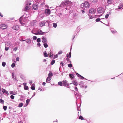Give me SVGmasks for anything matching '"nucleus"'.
I'll return each mask as SVG.
<instances>
[{
  "label": "nucleus",
  "mask_w": 123,
  "mask_h": 123,
  "mask_svg": "<svg viewBox=\"0 0 123 123\" xmlns=\"http://www.w3.org/2000/svg\"><path fill=\"white\" fill-rule=\"evenodd\" d=\"M30 16V14L25 13L23 16L20 18V22L22 25H25L28 21L27 18Z\"/></svg>",
  "instance_id": "obj_1"
},
{
  "label": "nucleus",
  "mask_w": 123,
  "mask_h": 123,
  "mask_svg": "<svg viewBox=\"0 0 123 123\" xmlns=\"http://www.w3.org/2000/svg\"><path fill=\"white\" fill-rule=\"evenodd\" d=\"M72 3L71 2L67 0L63 2H62L61 4V6H63L65 9H70L72 6Z\"/></svg>",
  "instance_id": "obj_2"
},
{
  "label": "nucleus",
  "mask_w": 123,
  "mask_h": 123,
  "mask_svg": "<svg viewBox=\"0 0 123 123\" xmlns=\"http://www.w3.org/2000/svg\"><path fill=\"white\" fill-rule=\"evenodd\" d=\"M32 33L37 35H43L46 32H43L42 31H32Z\"/></svg>",
  "instance_id": "obj_3"
},
{
  "label": "nucleus",
  "mask_w": 123,
  "mask_h": 123,
  "mask_svg": "<svg viewBox=\"0 0 123 123\" xmlns=\"http://www.w3.org/2000/svg\"><path fill=\"white\" fill-rule=\"evenodd\" d=\"M82 5L83 7L85 8L88 7L90 6L89 3L87 1L84 2L82 4Z\"/></svg>",
  "instance_id": "obj_4"
},
{
  "label": "nucleus",
  "mask_w": 123,
  "mask_h": 123,
  "mask_svg": "<svg viewBox=\"0 0 123 123\" xmlns=\"http://www.w3.org/2000/svg\"><path fill=\"white\" fill-rule=\"evenodd\" d=\"M7 27V25L6 24H3L0 25V28L2 30L6 29Z\"/></svg>",
  "instance_id": "obj_5"
},
{
  "label": "nucleus",
  "mask_w": 123,
  "mask_h": 123,
  "mask_svg": "<svg viewBox=\"0 0 123 123\" xmlns=\"http://www.w3.org/2000/svg\"><path fill=\"white\" fill-rule=\"evenodd\" d=\"M97 11L99 13H103L104 10L102 7H100L98 8L97 9Z\"/></svg>",
  "instance_id": "obj_6"
},
{
  "label": "nucleus",
  "mask_w": 123,
  "mask_h": 123,
  "mask_svg": "<svg viewBox=\"0 0 123 123\" xmlns=\"http://www.w3.org/2000/svg\"><path fill=\"white\" fill-rule=\"evenodd\" d=\"M96 12V10L94 8L90 9L89 10V12L90 13L94 14Z\"/></svg>",
  "instance_id": "obj_7"
},
{
  "label": "nucleus",
  "mask_w": 123,
  "mask_h": 123,
  "mask_svg": "<svg viewBox=\"0 0 123 123\" xmlns=\"http://www.w3.org/2000/svg\"><path fill=\"white\" fill-rule=\"evenodd\" d=\"M45 0H35V1H36L37 3H41V5H44L43 2L45 1Z\"/></svg>",
  "instance_id": "obj_8"
},
{
  "label": "nucleus",
  "mask_w": 123,
  "mask_h": 123,
  "mask_svg": "<svg viewBox=\"0 0 123 123\" xmlns=\"http://www.w3.org/2000/svg\"><path fill=\"white\" fill-rule=\"evenodd\" d=\"M50 11L49 9H46L45 11V13L47 15H49L50 13Z\"/></svg>",
  "instance_id": "obj_9"
},
{
  "label": "nucleus",
  "mask_w": 123,
  "mask_h": 123,
  "mask_svg": "<svg viewBox=\"0 0 123 123\" xmlns=\"http://www.w3.org/2000/svg\"><path fill=\"white\" fill-rule=\"evenodd\" d=\"M13 30H19V26L18 25H14L12 28Z\"/></svg>",
  "instance_id": "obj_10"
},
{
  "label": "nucleus",
  "mask_w": 123,
  "mask_h": 123,
  "mask_svg": "<svg viewBox=\"0 0 123 123\" xmlns=\"http://www.w3.org/2000/svg\"><path fill=\"white\" fill-rule=\"evenodd\" d=\"M63 84V86H68V83L67 81L66 80H64L62 81Z\"/></svg>",
  "instance_id": "obj_11"
},
{
  "label": "nucleus",
  "mask_w": 123,
  "mask_h": 123,
  "mask_svg": "<svg viewBox=\"0 0 123 123\" xmlns=\"http://www.w3.org/2000/svg\"><path fill=\"white\" fill-rule=\"evenodd\" d=\"M46 21L45 20L43 21L40 23L39 25L40 26L42 27L46 23Z\"/></svg>",
  "instance_id": "obj_12"
},
{
  "label": "nucleus",
  "mask_w": 123,
  "mask_h": 123,
  "mask_svg": "<svg viewBox=\"0 0 123 123\" xmlns=\"http://www.w3.org/2000/svg\"><path fill=\"white\" fill-rule=\"evenodd\" d=\"M42 42L43 43H47V40L45 37H43L42 38Z\"/></svg>",
  "instance_id": "obj_13"
},
{
  "label": "nucleus",
  "mask_w": 123,
  "mask_h": 123,
  "mask_svg": "<svg viewBox=\"0 0 123 123\" xmlns=\"http://www.w3.org/2000/svg\"><path fill=\"white\" fill-rule=\"evenodd\" d=\"M31 8L30 6H29V5L28 4H26L25 7V11H27L29 10Z\"/></svg>",
  "instance_id": "obj_14"
},
{
  "label": "nucleus",
  "mask_w": 123,
  "mask_h": 123,
  "mask_svg": "<svg viewBox=\"0 0 123 123\" xmlns=\"http://www.w3.org/2000/svg\"><path fill=\"white\" fill-rule=\"evenodd\" d=\"M37 23L36 21H33L31 22V25L32 26H33L34 25H36Z\"/></svg>",
  "instance_id": "obj_15"
},
{
  "label": "nucleus",
  "mask_w": 123,
  "mask_h": 123,
  "mask_svg": "<svg viewBox=\"0 0 123 123\" xmlns=\"http://www.w3.org/2000/svg\"><path fill=\"white\" fill-rule=\"evenodd\" d=\"M72 83L74 85L76 86L78 84V83L77 81L76 80H74L73 81Z\"/></svg>",
  "instance_id": "obj_16"
},
{
  "label": "nucleus",
  "mask_w": 123,
  "mask_h": 123,
  "mask_svg": "<svg viewBox=\"0 0 123 123\" xmlns=\"http://www.w3.org/2000/svg\"><path fill=\"white\" fill-rule=\"evenodd\" d=\"M32 7L33 9H34V10H36L37 8L38 7V6L36 4H34L32 6Z\"/></svg>",
  "instance_id": "obj_17"
},
{
  "label": "nucleus",
  "mask_w": 123,
  "mask_h": 123,
  "mask_svg": "<svg viewBox=\"0 0 123 123\" xmlns=\"http://www.w3.org/2000/svg\"><path fill=\"white\" fill-rule=\"evenodd\" d=\"M2 91L3 93H5L7 95H8L9 94V93L7 91H6V90L4 89L3 88H2Z\"/></svg>",
  "instance_id": "obj_18"
},
{
  "label": "nucleus",
  "mask_w": 123,
  "mask_h": 123,
  "mask_svg": "<svg viewBox=\"0 0 123 123\" xmlns=\"http://www.w3.org/2000/svg\"><path fill=\"white\" fill-rule=\"evenodd\" d=\"M51 78L50 77H48L46 80V82L47 83H49V81L50 80Z\"/></svg>",
  "instance_id": "obj_19"
},
{
  "label": "nucleus",
  "mask_w": 123,
  "mask_h": 123,
  "mask_svg": "<svg viewBox=\"0 0 123 123\" xmlns=\"http://www.w3.org/2000/svg\"><path fill=\"white\" fill-rule=\"evenodd\" d=\"M76 75L79 77V78L82 79H84V78L82 76L80 75V74H79L78 73H76Z\"/></svg>",
  "instance_id": "obj_20"
},
{
  "label": "nucleus",
  "mask_w": 123,
  "mask_h": 123,
  "mask_svg": "<svg viewBox=\"0 0 123 123\" xmlns=\"http://www.w3.org/2000/svg\"><path fill=\"white\" fill-rule=\"evenodd\" d=\"M113 1L112 0H107V3L109 4H111L113 3Z\"/></svg>",
  "instance_id": "obj_21"
},
{
  "label": "nucleus",
  "mask_w": 123,
  "mask_h": 123,
  "mask_svg": "<svg viewBox=\"0 0 123 123\" xmlns=\"http://www.w3.org/2000/svg\"><path fill=\"white\" fill-rule=\"evenodd\" d=\"M31 42V40L30 39H27V40L26 41V42L28 43H30Z\"/></svg>",
  "instance_id": "obj_22"
},
{
  "label": "nucleus",
  "mask_w": 123,
  "mask_h": 123,
  "mask_svg": "<svg viewBox=\"0 0 123 123\" xmlns=\"http://www.w3.org/2000/svg\"><path fill=\"white\" fill-rule=\"evenodd\" d=\"M98 0H90L91 2L93 3H95L98 2Z\"/></svg>",
  "instance_id": "obj_23"
},
{
  "label": "nucleus",
  "mask_w": 123,
  "mask_h": 123,
  "mask_svg": "<svg viewBox=\"0 0 123 123\" xmlns=\"http://www.w3.org/2000/svg\"><path fill=\"white\" fill-rule=\"evenodd\" d=\"M10 94L13 95H16L17 94V93L16 92H13V91H11L10 92Z\"/></svg>",
  "instance_id": "obj_24"
},
{
  "label": "nucleus",
  "mask_w": 123,
  "mask_h": 123,
  "mask_svg": "<svg viewBox=\"0 0 123 123\" xmlns=\"http://www.w3.org/2000/svg\"><path fill=\"white\" fill-rule=\"evenodd\" d=\"M14 73H12V78L14 80H16V77H15V76L14 75Z\"/></svg>",
  "instance_id": "obj_25"
},
{
  "label": "nucleus",
  "mask_w": 123,
  "mask_h": 123,
  "mask_svg": "<svg viewBox=\"0 0 123 123\" xmlns=\"http://www.w3.org/2000/svg\"><path fill=\"white\" fill-rule=\"evenodd\" d=\"M45 52L43 53L44 56L45 57H47L48 56V55L47 54L46 52V51H45Z\"/></svg>",
  "instance_id": "obj_26"
},
{
  "label": "nucleus",
  "mask_w": 123,
  "mask_h": 123,
  "mask_svg": "<svg viewBox=\"0 0 123 123\" xmlns=\"http://www.w3.org/2000/svg\"><path fill=\"white\" fill-rule=\"evenodd\" d=\"M23 104L22 103H20L18 105V106L19 107H21L22 106Z\"/></svg>",
  "instance_id": "obj_27"
},
{
  "label": "nucleus",
  "mask_w": 123,
  "mask_h": 123,
  "mask_svg": "<svg viewBox=\"0 0 123 123\" xmlns=\"http://www.w3.org/2000/svg\"><path fill=\"white\" fill-rule=\"evenodd\" d=\"M53 75V74L52 73H50L48 74V77H49L52 76Z\"/></svg>",
  "instance_id": "obj_28"
},
{
  "label": "nucleus",
  "mask_w": 123,
  "mask_h": 123,
  "mask_svg": "<svg viewBox=\"0 0 123 123\" xmlns=\"http://www.w3.org/2000/svg\"><path fill=\"white\" fill-rule=\"evenodd\" d=\"M47 43H44L43 45L45 48H46L48 46V45L47 44Z\"/></svg>",
  "instance_id": "obj_29"
},
{
  "label": "nucleus",
  "mask_w": 123,
  "mask_h": 123,
  "mask_svg": "<svg viewBox=\"0 0 123 123\" xmlns=\"http://www.w3.org/2000/svg\"><path fill=\"white\" fill-rule=\"evenodd\" d=\"M30 101V100L29 99H28L26 100V103L27 105H28Z\"/></svg>",
  "instance_id": "obj_30"
},
{
  "label": "nucleus",
  "mask_w": 123,
  "mask_h": 123,
  "mask_svg": "<svg viewBox=\"0 0 123 123\" xmlns=\"http://www.w3.org/2000/svg\"><path fill=\"white\" fill-rule=\"evenodd\" d=\"M62 82H59L58 83V85L60 86L62 85Z\"/></svg>",
  "instance_id": "obj_31"
},
{
  "label": "nucleus",
  "mask_w": 123,
  "mask_h": 123,
  "mask_svg": "<svg viewBox=\"0 0 123 123\" xmlns=\"http://www.w3.org/2000/svg\"><path fill=\"white\" fill-rule=\"evenodd\" d=\"M104 19V18H101L100 19L99 18H97L96 19L95 21L96 22H98L100 21V19Z\"/></svg>",
  "instance_id": "obj_32"
},
{
  "label": "nucleus",
  "mask_w": 123,
  "mask_h": 123,
  "mask_svg": "<svg viewBox=\"0 0 123 123\" xmlns=\"http://www.w3.org/2000/svg\"><path fill=\"white\" fill-rule=\"evenodd\" d=\"M67 58H66V60L67 61H69V60H70V58L68 57V55H67Z\"/></svg>",
  "instance_id": "obj_33"
},
{
  "label": "nucleus",
  "mask_w": 123,
  "mask_h": 123,
  "mask_svg": "<svg viewBox=\"0 0 123 123\" xmlns=\"http://www.w3.org/2000/svg\"><path fill=\"white\" fill-rule=\"evenodd\" d=\"M28 87L26 86H25L24 87V89L25 90H27L28 89Z\"/></svg>",
  "instance_id": "obj_34"
},
{
  "label": "nucleus",
  "mask_w": 123,
  "mask_h": 123,
  "mask_svg": "<svg viewBox=\"0 0 123 123\" xmlns=\"http://www.w3.org/2000/svg\"><path fill=\"white\" fill-rule=\"evenodd\" d=\"M55 60H53L51 62V64L52 65H53L55 63Z\"/></svg>",
  "instance_id": "obj_35"
},
{
  "label": "nucleus",
  "mask_w": 123,
  "mask_h": 123,
  "mask_svg": "<svg viewBox=\"0 0 123 123\" xmlns=\"http://www.w3.org/2000/svg\"><path fill=\"white\" fill-rule=\"evenodd\" d=\"M62 15V14L61 13H58L57 14V15L59 16L60 17H61Z\"/></svg>",
  "instance_id": "obj_36"
},
{
  "label": "nucleus",
  "mask_w": 123,
  "mask_h": 123,
  "mask_svg": "<svg viewBox=\"0 0 123 123\" xmlns=\"http://www.w3.org/2000/svg\"><path fill=\"white\" fill-rule=\"evenodd\" d=\"M49 57H51V56H53V54H51V53L50 52L49 53Z\"/></svg>",
  "instance_id": "obj_37"
},
{
  "label": "nucleus",
  "mask_w": 123,
  "mask_h": 123,
  "mask_svg": "<svg viewBox=\"0 0 123 123\" xmlns=\"http://www.w3.org/2000/svg\"><path fill=\"white\" fill-rule=\"evenodd\" d=\"M6 65V63L4 62H2V65L3 67H5Z\"/></svg>",
  "instance_id": "obj_38"
},
{
  "label": "nucleus",
  "mask_w": 123,
  "mask_h": 123,
  "mask_svg": "<svg viewBox=\"0 0 123 123\" xmlns=\"http://www.w3.org/2000/svg\"><path fill=\"white\" fill-rule=\"evenodd\" d=\"M123 7V5L122 4H121L118 6V9H121Z\"/></svg>",
  "instance_id": "obj_39"
},
{
  "label": "nucleus",
  "mask_w": 123,
  "mask_h": 123,
  "mask_svg": "<svg viewBox=\"0 0 123 123\" xmlns=\"http://www.w3.org/2000/svg\"><path fill=\"white\" fill-rule=\"evenodd\" d=\"M53 26L54 27L56 28V26H57V25L55 23H53Z\"/></svg>",
  "instance_id": "obj_40"
},
{
  "label": "nucleus",
  "mask_w": 123,
  "mask_h": 123,
  "mask_svg": "<svg viewBox=\"0 0 123 123\" xmlns=\"http://www.w3.org/2000/svg\"><path fill=\"white\" fill-rule=\"evenodd\" d=\"M4 101L1 99H0V103L2 104H3Z\"/></svg>",
  "instance_id": "obj_41"
},
{
  "label": "nucleus",
  "mask_w": 123,
  "mask_h": 123,
  "mask_svg": "<svg viewBox=\"0 0 123 123\" xmlns=\"http://www.w3.org/2000/svg\"><path fill=\"white\" fill-rule=\"evenodd\" d=\"M15 64L14 63H13L12 64V65H11V67L12 68H13L15 66Z\"/></svg>",
  "instance_id": "obj_42"
},
{
  "label": "nucleus",
  "mask_w": 123,
  "mask_h": 123,
  "mask_svg": "<svg viewBox=\"0 0 123 123\" xmlns=\"http://www.w3.org/2000/svg\"><path fill=\"white\" fill-rule=\"evenodd\" d=\"M79 119L81 120H83L84 118L83 117L81 116H80L79 117Z\"/></svg>",
  "instance_id": "obj_43"
},
{
  "label": "nucleus",
  "mask_w": 123,
  "mask_h": 123,
  "mask_svg": "<svg viewBox=\"0 0 123 123\" xmlns=\"http://www.w3.org/2000/svg\"><path fill=\"white\" fill-rule=\"evenodd\" d=\"M31 89L32 90H34L35 89V87L34 86H32L31 87Z\"/></svg>",
  "instance_id": "obj_44"
},
{
  "label": "nucleus",
  "mask_w": 123,
  "mask_h": 123,
  "mask_svg": "<svg viewBox=\"0 0 123 123\" xmlns=\"http://www.w3.org/2000/svg\"><path fill=\"white\" fill-rule=\"evenodd\" d=\"M3 108L5 110H6L7 107L6 106H4Z\"/></svg>",
  "instance_id": "obj_45"
},
{
  "label": "nucleus",
  "mask_w": 123,
  "mask_h": 123,
  "mask_svg": "<svg viewBox=\"0 0 123 123\" xmlns=\"http://www.w3.org/2000/svg\"><path fill=\"white\" fill-rule=\"evenodd\" d=\"M73 74H69V76L71 78H73Z\"/></svg>",
  "instance_id": "obj_46"
},
{
  "label": "nucleus",
  "mask_w": 123,
  "mask_h": 123,
  "mask_svg": "<svg viewBox=\"0 0 123 123\" xmlns=\"http://www.w3.org/2000/svg\"><path fill=\"white\" fill-rule=\"evenodd\" d=\"M37 41L39 43L41 41V39L40 38H38L37 39Z\"/></svg>",
  "instance_id": "obj_47"
},
{
  "label": "nucleus",
  "mask_w": 123,
  "mask_h": 123,
  "mask_svg": "<svg viewBox=\"0 0 123 123\" xmlns=\"http://www.w3.org/2000/svg\"><path fill=\"white\" fill-rule=\"evenodd\" d=\"M68 66L70 68H71L72 67V65L71 64H69L68 65Z\"/></svg>",
  "instance_id": "obj_48"
},
{
  "label": "nucleus",
  "mask_w": 123,
  "mask_h": 123,
  "mask_svg": "<svg viewBox=\"0 0 123 123\" xmlns=\"http://www.w3.org/2000/svg\"><path fill=\"white\" fill-rule=\"evenodd\" d=\"M12 99H13L14 98V96L13 95H11L10 96V97Z\"/></svg>",
  "instance_id": "obj_49"
},
{
  "label": "nucleus",
  "mask_w": 123,
  "mask_h": 123,
  "mask_svg": "<svg viewBox=\"0 0 123 123\" xmlns=\"http://www.w3.org/2000/svg\"><path fill=\"white\" fill-rule=\"evenodd\" d=\"M9 47H6L5 48V50L6 51H7L8 50Z\"/></svg>",
  "instance_id": "obj_50"
},
{
  "label": "nucleus",
  "mask_w": 123,
  "mask_h": 123,
  "mask_svg": "<svg viewBox=\"0 0 123 123\" xmlns=\"http://www.w3.org/2000/svg\"><path fill=\"white\" fill-rule=\"evenodd\" d=\"M33 40H36L37 38V37L36 36H34L32 37Z\"/></svg>",
  "instance_id": "obj_51"
},
{
  "label": "nucleus",
  "mask_w": 123,
  "mask_h": 123,
  "mask_svg": "<svg viewBox=\"0 0 123 123\" xmlns=\"http://www.w3.org/2000/svg\"><path fill=\"white\" fill-rule=\"evenodd\" d=\"M109 16V15L108 14H107L105 16V18L106 19H107L108 18Z\"/></svg>",
  "instance_id": "obj_52"
},
{
  "label": "nucleus",
  "mask_w": 123,
  "mask_h": 123,
  "mask_svg": "<svg viewBox=\"0 0 123 123\" xmlns=\"http://www.w3.org/2000/svg\"><path fill=\"white\" fill-rule=\"evenodd\" d=\"M18 49V48L17 47H15L14 48L13 50L15 51H16Z\"/></svg>",
  "instance_id": "obj_53"
},
{
  "label": "nucleus",
  "mask_w": 123,
  "mask_h": 123,
  "mask_svg": "<svg viewBox=\"0 0 123 123\" xmlns=\"http://www.w3.org/2000/svg\"><path fill=\"white\" fill-rule=\"evenodd\" d=\"M40 44L39 43H38L37 44V46L38 47H40Z\"/></svg>",
  "instance_id": "obj_54"
},
{
  "label": "nucleus",
  "mask_w": 123,
  "mask_h": 123,
  "mask_svg": "<svg viewBox=\"0 0 123 123\" xmlns=\"http://www.w3.org/2000/svg\"><path fill=\"white\" fill-rule=\"evenodd\" d=\"M62 53V51L61 50L59 51L58 53V54L59 55L61 54Z\"/></svg>",
  "instance_id": "obj_55"
},
{
  "label": "nucleus",
  "mask_w": 123,
  "mask_h": 123,
  "mask_svg": "<svg viewBox=\"0 0 123 123\" xmlns=\"http://www.w3.org/2000/svg\"><path fill=\"white\" fill-rule=\"evenodd\" d=\"M69 57L70 59V58L71 56V52H70L69 53Z\"/></svg>",
  "instance_id": "obj_56"
},
{
  "label": "nucleus",
  "mask_w": 123,
  "mask_h": 123,
  "mask_svg": "<svg viewBox=\"0 0 123 123\" xmlns=\"http://www.w3.org/2000/svg\"><path fill=\"white\" fill-rule=\"evenodd\" d=\"M19 58L18 57H17L16 58V60L17 61H19Z\"/></svg>",
  "instance_id": "obj_57"
},
{
  "label": "nucleus",
  "mask_w": 123,
  "mask_h": 123,
  "mask_svg": "<svg viewBox=\"0 0 123 123\" xmlns=\"http://www.w3.org/2000/svg\"><path fill=\"white\" fill-rule=\"evenodd\" d=\"M58 55L57 54L56 55H55L54 57H55V58H57L58 57Z\"/></svg>",
  "instance_id": "obj_58"
},
{
  "label": "nucleus",
  "mask_w": 123,
  "mask_h": 123,
  "mask_svg": "<svg viewBox=\"0 0 123 123\" xmlns=\"http://www.w3.org/2000/svg\"><path fill=\"white\" fill-rule=\"evenodd\" d=\"M63 62H61L60 63V65L62 66H63Z\"/></svg>",
  "instance_id": "obj_59"
},
{
  "label": "nucleus",
  "mask_w": 123,
  "mask_h": 123,
  "mask_svg": "<svg viewBox=\"0 0 123 123\" xmlns=\"http://www.w3.org/2000/svg\"><path fill=\"white\" fill-rule=\"evenodd\" d=\"M112 33L113 34H114L116 33L117 31H111Z\"/></svg>",
  "instance_id": "obj_60"
},
{
  "label": "nucleus",
  "mask_w": 123,
  "mask_h": 123,
  "mask_svg": "<svg viewBox=\"0 0 123 123\" xmlns=\"http://www.w3.org/2000/svg\"><path fill=\"white\" fill-rule=\"evenodd\" d=\"M26 40H23V39H21L20 40V41H25Z\"/></svg>",
  "instance_id": "obj_61"
},
{
  "label": "nucleus",
  "mask_w": 123,
  "mask_h": 123,
  "mask_svg": "<svg viewBox=\"0 0 123 123\" xmlns=\"http://www.w3.org/2000/svg\"><path fill=\"white\" fill-rule=\"evenodd\" d=\"M75 90L76 91H78V89L76 87H75Z\"/></svg>",
  "instance_id": "obj_62"
},
{
  "label": "nucleus",
  "mask_w": 123,
  "mask_h": 123,
  "mask_svg": "<svg viewBox=\"0 0 123 123\" xmlns=\"http://www.w3.org/2000/svg\"><path fill=\"white\" fill-rule=\"evenodd\" d=\"M45 84H46V83L45 82H43V83L42 85H43V86H45Z\"/></svg>",
  "instance_id": "obj_63"
},
{
  "label": "nucleus",
  "mask_w": 123,
  "mask_h": 123,
  "mask_svg": "<svg viewBox=\"0 0 123 123\" xmlns=\"http://www.w3.org/2000/svg\"><path fill=\"white\" fill-rule=\"evenodd\" d=\"M27 4H28L29 5V6H30V5H31V2H29L27 3Z\"/></svg>",
  "instance_id": "obj_64"
}]
</instances>
